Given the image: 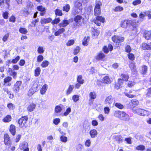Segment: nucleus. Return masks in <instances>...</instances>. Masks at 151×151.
<instances>
[{
    "label": "nucleus",
    "mask_w": 151,
    "mask_h": 151,
    "mask_svg": "<svg viewBox=\"0 0 151 151\" xmlns=\"http://www.w3.org/2000/svg\"><path fill=\"white\" fill-rule=\"evenodd\" d=\"M10 0H6L5 2V8L6 9H9L10 6Z\"/></svg>",
    "instance_id": "nucleus-47"
},
{
    "label": "nucleus",
    "mask_w": 151,
    "mask_h": 151,
    "mask_svg": "<svg viewBox=\"0 0 151 151\" xmlns=\"http://www.w3.org/2000/svg\"><path fill=\"white\" fill-rule=\"evenodd\" d=\"M73 88L74 86L73 85H70L66 91V94L67 95L70 94L73 90Z\"/></svg>",
    "instance_id": "nucleus-31"
},
{
    "label": "nucleus",
    "mask_w": 151,
    "mask_h": 151,
    "mask_svg": "<svg viewBox=\"0 0 151 151\" xmlns=\"http://www.w3.org/2000/svg\"><path fill=\"white\" fill-rule=\"evenodd\" d=\"M80 50V48L79 47H76L74 50L73 52L74 54L75 55L77 54L79 52Z\"/></svg>",
    "instance_id": "nucleus-60"
},
{
    "label": "nucleus",
    "mask_w": 151,
    "mask_h": 151,
    "mask_svg": "<svg viewBox=\"0 0 151 151\" xmlns=\"http://www.w3.org/2000/svg\"><path fill=\"white\" fill-rule=\"evenodd\" d=\"M139 104V102L138 100L135 99L132 100L129 103L131 108H134L137 106Z\"/></svg>",
    "instance_id": "nucleus-10"
},
{
    "label": "nucleus",
    "mask_w": 151,
    "mask_h": 151,
    "mask_svg": "<svg viewBox=\"0 0 151 151\" xmlns=\"http://www.w3.org/2000/svg\"><path fill=\"white\" fill-rule=\"evenodd\" d=\"M65 31V30L64 28H61L55 32L54 35L56 36H59L60 34L64 32Z\"/></svg>",
    "instance_id": "nucleus-25"
},
{
    "label": "nucleus",
    "mask_w": 151,
    "mask_h": 151,
    "mask_svg": "<svg viewBox=\"0 0 151 151\" xmlns=\"http://www.w3.org/2000/svg\"><path fill=\"white\" fill-rule=\"evenodd\" d=\"M19 32L22 34H26L27 32V30L25 28H20L19 30Z\"/></svg>",
    "instance_id": "nucleus-50"
},
{
    "label": "nucleus",
    "mask_w": 151,
    "mask_h": 151,
    "mask_svg": "<svg viewBox=\"0 0 151 151\" xmlns=\"http://www.w3.org/2000/svg\"><path fill=\"white\" fill-rule=\"evenodd\" d=\"M4 143L6 145H10V137L7 134L4 135Z\"/></svg>",
    "instance_id": "nucleus-12"
},
{
    "label": "nucleus",
    "mask_w": 151,
    "mask_h": 151,
    "mask_svg": "<svg viewBox=\"0 0 151 151\" xmlns=\"http://www.w3.org/2000/svg\"><path fill=\"white\" fill-rule=\"evenodd\" d=\"M82 1L80 0H77L74 2V10L72 12L73 14L76 15L78 13V9L80 10L81 7L82 6Z\"/></svg>",
    "instance_id": "nucleus-1"
},
{
    "label": "nucleus",
    "mask_w": 151,
    "mask_h": 151,
    "mask_svg": "<svg viewBox=\"0 0 151 151\" xmlns=\"http://www.w3.org/2000/svg\"><path fill=\"white\" fill-rule=\"evenodd\" d=\"M20 59V57L19 56H18L14 59H13L11 61V63H16Z\"/></svg>",
    "instance_id": "nucleus-62"
},
{
    "label": "nucleus",
    "mask_w": 151,
    "mask_h": 151,
    "mask_svg": "<svg viewBox=\"0 0 151 151\" xmlns=\"http://www.w3.org/2000/svg\"><path fill=\"white\" fill-rule=\"evenodd\" d=\"M60 20L59 18L55 19L51 22L52 24H56L58 23L60 21Z\"/></svg>",
    "instance_id": "nucleus-56"
},
{
    "label": "nucleus",
    "mask_w": 151,
    "mask_h": 151,
    "mask_svg": "<svg viewBox=\"0 0 151 151\" xmlns=\"http://www.w3.org/2000/svg\"><path fill=\"white\" fill-rule=\"evenodd\" d=\"M112 81V80L108 76H106L104 77V83L109 84Z\"/></svg>",
    "instance_id": "nucleus-34"
},
{
    "label": "nucleus",
    "mask_w": 151,
    "mask_h": 151,
    "mask_svg": "<svg viewBox=\"0 0 151 151\" xmlns=\"http://www.w3.org/2000/svg\"><path fill=\"white\" fill-rule=\"evenodd\" d=\"M101 4L100 2L96 3L94 9V14L95 16L97 17L101 12L100 6Z\"/></svg>",
    "instance_id": "nucleus-4"
},
{
    "label": "nucleus",
    "mask_w": 151,
    "mask_h": 151,
    "mask_svg": "<svg viewBox=\"0 0 151 151\" xmlns=\"http://www.w3.org/2000/svg\"><path fill=\"white\" fill-rule=\"evenodd\" d=\"M8 71L10 75L12 76L14 79H15L17 77V73L16 72L11 68L9 69Z\"/></svg>",
    "instance_id": "nucleus-20"
},
{
    "label": "nucleus",
    "mask_w": 151,
    "mask_h": 151,
    "mask_svg": "<svg viewBox=\"0 0 151 151\" xmlns=\"http://www.w3.org/2000/svg\"><path fill=\"white\" fill-rule=\"evenodd\" d=\"M63 105L60 104L55 106V112L56 113H59L61 112L62 110Z\"/></svg>",
    "instance_id": "nucleus-21"
},
{
    "label": "nucleus",
    "mask_w": 151,
    "mask_h": 151,
    "mask_svg": "<svg viewBox=\"0 0 151 151\" xmlns=\"http://www.w3.org/2000/svg\"><path fill=\"white\" fill-rule=\"evenodd\" d=\"M112 40L114 42L120 43L123 42L124 40V38L120 36L114 35L112 37Z\"/></svg>",
    "instance_id": "nucleus-3"
},
{
    "label": "nucleus",
    "mask_w": 151,
    "mask_h": 151,
    "mask_svg": "<svg viewBox=\"0 0 151 151\" xmlns=\"http://www.w3.org/2000/svg\"><path fill=\"white\" fill-rule=\"evenodd\" d=\"M121 77L122 79L124 81H127L129 78V76L128 75L125 74H123L121 75Z\"/></svg>",
    "instance_id": "nucleus-45"
},
{
    "label": "nucleus",
    "mask_w": 151,
    "mask_h": 151,
    "mask_svg": "<svg viewBox=\"0 0 151 151\" xmlns=\"http://www.w3.org/2000/svg\"><path fill=\"white\" fill-rule=\"evenodd\" d=\"M38 85L37 84H35L33 85V87L32 88L33 89L35 92H36L38 90Z\"/></svg>",
    "instance_id": "nucleus-54"
},
{
    "label": "nucleus",
    "mask_w": 151,
    "mask_h": 151,
    "mask_svg": "<svg viewBox=\"0 0 151 151\" xmlns=\"http://www.w3.org/2000/svg\"><path fill=\"white\" fill-rule=\"evenodd\" d=\"M48 88V86L47 85L45 84L44 85L40 90V93L42 94L43 95L45 93L46 91Z\"/></svg>",
    "instance_id": "nucleus-22"
},
{
    "label": "nucleus",
    "mask_w": 151,
    "mask_h": 151,
    "mask_svg": "<svg viewBox=\"0 0 151 151\" xmlns=\"http://www.w3.org/2000/svg\"><path fill=\"white\" fill-rule=\"evenodd\" d=\"M145 37L146 39L149 40L151 37V31H148L145 32Z\"/></svg>",
    "instance_id": "nucleus-35"
},
{
    "label": "nucleus",
    "mask_w": 151,
    "mask_h": 151,
    "mask_svg": "<svg viewBox=\"0 0 151 151\" xmlns=\"http://www.w3.org/2000/svg\"><path fill=\"white\" fill-rule=\"evenodd\" d=\"M143 110V109L137 108L135 109H133V112L134 113H137L140 116H142Z\"/></svg>",
    "instance_id": "nucleus-17"
},
{
    "label": "nucleus",
    "mask_w": 151,
    "mask_h": 151,
    "mask_svg": "<svg viewBox=\"0 0 151 151\" xmlns=\"http://www.w3.org/2000/svg\"><path fill=\"white\" fill-rule=\"evenodd\" d=\"M130 20H125L121 22L120 25L122 27L124 28H127L130 23Z\"/></svg>",
    "instance_id": "nucleus-9"
},
{
    "label": "nucleus",
    "mask_w": 151,
    "mask_h": 151,
    "mask_svg": "<svg viewBox=\"0 0 151 151\" xmlns=\"http://www.w3.org/2000/svg\"><path fill=\"white\" fill-rule=\"evenodd\" d=\"M89 39L90 37H85L83 40V45L86 46H87L88 44Z\"/></svg>",
    "instance_id": "nucleus-28"
},
{
    "label": "nucleus",
    "mask_w": 151,
    "mask_h": 151,
    "mask_svg": "<svg viewBox=\"0 0 151 151\" xmlns=\"http://www.w3.org/2000/svg\"><path fill=\"white\" fill-rule=\"evenodd\" d=\"M44 51V47L42 46H39L37 49V52L39 54H43Z\"/></svg>",
    "instance_id": "nucleus-38"
},
{
    "label": "nucleus",
    "mask_w": 151,
    "mask_h": 151,
    "mask_svg": "<svg viewBox=\"0 0 151 151\" xmlns=\"http://www.w3.org/2000/svg\"><path fill=\"white\" fill-rule=\"evenodd\" d=\"M149 43L147 44L145 43H143L142 44V47L144 50H149L150 47H149Z\"/></svg>",
    "instance_id": "nucleus-33"
},
{
    "label": "nucleus",
    "mask_w": 151,
    "mask_h": 151,
    "mask_svg": "<svg viewBox=\"0 0 151 151\" xmlns=\"http://www.w3.org/2000/svg\"><path fill=\"white\" fill-rule=\"evenodd\" d=\"M114 105L119 109H122L124 108L123 105L120 103H116Z\"/></svg>",
    "instance_id": "nucleus-46"
},
{
    "label": "nucleus",
    "mask_w": 151,
    "mask_h": 151,
    "mask_svg": "<svg viewBox=\"0 0 151 151\" xmlns=\"http://www.w3.org/2000/svg\"><path fill=\"white\" fill-rule=\"evenodd\" d=\"M141 2V0H136L133 2L132 4L134 6H136L140 4Z\"/></svg>",
    "instance_id": "nucleus-58"
},
{
    "label": "nucleus",
    "mask_w": 151,
    "mask_h": 151,
    "mask_svg": "<svg viewBox=\"0 0 151 151\" xmlns=\"http://www.w3.org/2000/svg\"><path fill=\"white\" fill-rule=\"evenodd\" d=\"M74 43V40H69L68 41L66 45L68 46L72 45Z\"/></svg>",
    "instance_id": "nucleus-57"
},
{
    "label": "nucleus",
    "mask_w": 151,
    "mask_h": 151,
    "mask_svg": "<svg viewBox=\"0 0 151 151\" xmlns=\"http://www.w3.org/2000/svg\"><path fill=\"white\" fill-rule=\"evenodd\" d=\"M89 133L91 137L92 138L95 137L97 134V131L94 129L91 130Z\"/></svg>",
    "instance_id": "nucleus-23"
},
{
    "label": "nucleus",
    "mask_w": 151,
    "mask_h": 151,
    "mask_svg": "<svg viewBox=\"0 0 151 151\" xmlns=\"http://www.w3.org/2000/svg\"><path fill=\"white\" fill-rule=\"evenodd\" d=\"M37 10L41 12L40 14L41 16H43L45 13V9L42 6H39L37 7Z\"/></svg>",
    "instance_id": "nucleus-16"
},
{
    "label": "nucleus",
    "mask_w": 151,
    "mask_h": 151,
    "mask_svg": "<svg viewBox=\"0 0 151 151\" xmlns=\"http://www.w3.org/2000/svg\"><path fill=\"white\" fill-rule=\"evenodd\" d=\"M27 143L26 142H23L20 145L19 147L20 149L23 150L27 148Z\"/></svg>",
    "instance_id": "nucleus-29"
},
{
    "label": "nucleus",
    "mask_w": 151,
    "mask_h": 151,
    "mask_svg": "<svg viewBox=\"0 0 151 151\" xmlns=\"http://www.w3.org/2000/svg\"><path fill=\"white\" fill-rule=\"evenodd\" d=\"M44 59V57L42 55H39L37 58V62H40Z\"/></svg>",
    "instance_id": "nucleus-44"
},
{
    "label": "nucleus",
    "mask_w": 151,
    "mask_h": 151,
    "mask_svg": "<svg viewBox=\"0 0 151 151\" xmlns=\"http://www.w3.org/2000/svg\"><path fill=\"white\" fill-rule=\"evenodd\" d=\"M127 55L128 57V58L129 60H134L135 56L132 53H129Z\"/></svg>",
    "instance_id": "nucleus-49"
},
{
    "label": "nucleus",
    "mask_w": 151,
    "mask_h": 151,
    "mask_svg": "<svg viewBox=\"0 0 151 151\" xmlns=\"http://www.w3.org/2000/svg\"><path fill=\"white\" fill-rule=\"evenodd\" d=\"M125 50L126 52L129 53L131 51L132 49L129 45H127L125 47Z\"/></svg>",
    "instance_id": "nucleus-61"
},
{
    "label": "nucleus",
    "mask_w": 151,
    "mask_h": 151,
    "mask_svg": "<svg viewBox=\"0 0 151 151\" xmlns=\"http://www.w3.org/2000/svg\"><path fill=\"white\" fill-rule=\"evenodd\" d=\"M35 92L34 91L33 89L31 88L29 90L28 93V95L29 96H31L33 95Z\"/></svg>",
    "instance_id": "nucleus-53"
},
{
    "label": "nucleus",
    "mask_w": 151,
    "mask_h": 151,
    "mask_svg": "<svg viewBox=\"0 0 151 151\" xmlns=\"http://www.w3.org/2000/svg\"><path fill=\"white\" fill-rule=\"evenodd\" d=\"M70 8V7L69 4H67L64 6L63 8V10L65 11L66 12H68Z\"/></svg>",
    "instance_id": "nucleus-41"
},
{
    "label": "nucleus",
    "mask_w": 151,
    "mask_h": 151,
    "mask_svg": "<svg viewBox=\"0 0 151 151\" xmlns=\"http://www.w3.org/2000/svg\"><path fill=\"white\" fill-rule=\"evenodd\" d=\"M122 111H117L115 112L114 115L115 116L120 118Z\"/></svg>",
    "instance_id": "nucleus-43"
},
{
    "label": "nucleus",
    "mask_w": 151,
    "mask_h": 151,
    "mask_svg": "<svg viewBox=\"0 0 151 151\" xmlns=\"http://www.w3.org/2000/svg\"><path fill=\"white\" fill-rule=\"evenodd\" d=\"M114 101V98L111 96H109L106 98L105 103L110 104L112 103Z\"/></svg>",
    "instance_id": "nucleus-18"
},
{
    "label": "nucleus",
    "mask_w": 151,
    "mask_h": 151,
    "mask_svg": "<svg viewBox=\"0 0 151 151\" xmlns=\"http://www.w3.org/2000/svg\"><path fill=\"white\" fill-rule=\"evenodd\" d=\"M77 81L79 83L83 84L84 82V80L82 79V76L80 75L78 76Z\"/></svg>",
    "instance_id": "nucleus-36"
},
{
    "label": "nucleus",
    "mask_w": 151,
    "mask_h": 151,
    "mask_svg": "<svg viewBox=\"0 0 151 151\" xmlns=\"http://www.w3.org/2000/svg\"><path fill=\"white\" fill-rule=\"evenodd\" d=\"M9 130L10 132L13 136L15 135L16 133V127L13 124L11 125Z\"/></svg>",
    "instance_id": "nucleus-19"
},
{
    "label": "nucleus",
    "mask_w": 151,
    "mask_h": 151,
    "mask_svg": "<svg viewBox=\"0 0 151 151\" xmlns=\"http://www.w3.org/2000/svg\"><path fill=\"white\" fill-rule=\"evenodd\" d=\"M28 120V118L27 116H22L19 119L18 123L20 127L25 128Z\"/></svg>",
    "instance_id": "nucleus-2"
},
{
    "label": "nucleus",
    "mask_w": 151,
    "mask_h": 151,
    "mask_svg": "<svg viewBox=\"0 0 151 151\" xmlns=\"http://www.w3.org/2000/svg\"><path fill=\"white\" fill-rule=\"evenodd\" d=\"M123 9H124L123 7L118 6L115 7L114 9V11L115 12H120L123 11Z\"/></svg>",
    "instance_id": "nucleus-40"
},
{
    "label": "nucleus",
    "mask_w": 151,
    "mask_h": 151,
    "mask_svg": "<svg viewBox=\"0 0 151 151\" xmlns=\"http://www.w3.org/2000/svg\"><path fill=\"white\" fill-rule=\"evenodd\" d=\"M60 140L63 142H66L68 140L67 137L63 135L61 136L60 138Z\"/></svg>",
    "instance_id": "nucleus-48"
},
{
    "label": "nucleus",
    "mask_w": 151,
    "mask_h": 151,
    "mask_svg": "<svg viewBox=\"0 0 151 151\" xmlns=\"http://www.w3.org/2000/svg\"><path fill=\"white\" fill-rule=\"evenodd\" d=\"M94 23L98 26H100L101 22H104V19L101 16L97 17L96 19L93 21Z\"/></svg>",
    "instance_id": "nucleus-7"
},
{
    "label": "nucleus",
    "mask_w": 151,
    "mask_h": 151,
    "mask_svg": "<svg viewBox=\"0 0 151 151\" xmlns=\"http://www.w3.org/2000/svg\"><path fill=\"white\" fill-rule=\"evenodd\" d=\"M55 12L56 15L61 16L63 14L61 10L58 9H56Z\"/></svg>",
    "instance_id": "nucleus-52"
},
{
    "label": "nucleus",
    "mask_w": 151,
    "mask_h": 151,
    "mask_svg": "<svg viewBox=\"0 0 151 151\" xmlns=\"http://www.w3.org/2000/svg\"><path fill=\"white\" fill-rule=\"evenodd\" d=\"M9 33H7V34H6V35H5L2 38L3 41L4 42L6 41L8 39V38L9 37Z\"/></svg>",
    "instance_id": "nucleus-64"
},
{
    "label": "nucleus",
    "mask_w": 151,
    "mask_h": 151,
    "mask_svg": "<svg viewBox=\"0 0 151 151\" xmlns=\"http://www.w3.org/2000/svg\"><path fill=\"white\" fill-rule=\"evenodd\" d=\"M52 19L51 18H43L41 20V23L42 24H45L48 23L52 21Z\"/></svg>",
    "instance_id": "nucleus-27"
},
{
    "label": "nucleus",
    "mask_w": 151,
    "mask_h": 151,
    "mask_svg": "<svg viewBox=\"0 0 151 151\" xmlns=\"http://www.w3.org/2000/svg\"><path fill=\"white\" fill-rule=\"evenodd\" d=\"M136 149L137 150H144L145 149V147L143 145H140L136 147Z\"/></svg>",
    "instance_id": "nucleus-42"
},
{
    "label": "nucleus",
    "mask_w": 151,
    "mask_h": 151,
    "mask_svg": "<svg viewBox=\"0 0 151 151\" xmlns=\"http://www.w3.org/2000/svg\"><path fill=\"white\" fill-rule=\"evenodd\" d=\"M22 83V82L21 81H17L15 84L13 88L14 93H17L19 92Z\"/></svg>",
    "instance_id": "nucleus-5"
},
{
    "label": "nucleus",
    "mask_w": 151,
    "mask_h": 151,
    "mask_svg": "<svg viewBox=\"0 0 151 151\" xmlns=\"http://www.w3.org/2000/svg\"><path fill=\"white\" fill-rule=\"evenodd\" d=\"M36 105L34 103H31L27 107V111L30 112H32L35 109Z\"/></svg>",
    "instance_id": "nucleus-15"
},
{
    "label": "nucleus",
    "mask_w": 151,
    "mask_h": 151,
    "mask_svg": "<svg viewBox=\"0 0 151 151\" xmlns=\"http://www.w3.org/2000/svg\"><path fill=\"white\" fill-rule=\"evenodd\" d=\"M41 72V70L40 67H37L35 71V76L37 77L40 74Z\"/></svg>",
    "instance_id": "nucleus-37"
},
{
    "label": "nucleus",
    "mask_w": 151,
    "mask_h": 151,
    "mask_svg": "<svg viewBox=\"0 0 151 151\" xmlns=\"http://www.w3.org/2000/svg\"><path fill=\"white\" fill-rule=\"evenodd\" d=\"M7 107L9 110H13L15 108V106L12 103L9 104L7 105Z\"/></svg>",
    "instance_id": "nucleus-55"
},
{
    "label": "nucleus",
    "mask_w": 151,
    "mask_h": 151,
    "mask_svg": "<svg viewBox=\"0 0 151 151\" xmlns=\"http://www.w3.org/2000/svg\"><path fill=\"white\" fill-rule=\"evenodd\" d=\"M12 119L11 116L7 115L3 119V121L4 122H10Z\"/></svg>",
    "instance_id": "nucleus-30"
},
{
    "label": "nucleus",
    "mask_w": 151,
    "mask_h": 151,
    "mask_svg": "<svg viewBox=\"0 0 151 151\" xmlns=\"http://www.w3.org/2000/svg\"><path fill=\"white\" fill-rule=\"evenodd\" d=\"M129 67L131 68L132 72L133 73H135L136 72V69L135 63H131L129 65Z\"/></svg>",
    "instance_id": "nucleus-24"
},
{
    "label": "nucleus",
    "mask_w": 151,
    "mask_h": 151,
    "mask_svg": "<svg viewBox=\"0 0 151 151\" xmlns=\"http://www.w3.org/2000/svg\"><path fill=\"white\" fill-rule=\"evenodd\" d=\"M83 20L82 17L81 15H77L74 18V21L76 23V25L78 26L81 25Z\"/></svg>",
    "instance_id": "nucleus-6"
},
{
    "label": "nucleus",
    "mask_w": 151,
    "mask_h": 151,
    "mask_svg": "<svg viewBox=\"0 0 151 151\" xmlns=\"http://www.w3.org/2000/svg\"><path fill=\"white\" fill-rule=\"evenodd\" d=\"M130 21L131 22L129 24L132 26L133 28L132 30H134V29H136L138 26V23L134 21L130 20Z\"/></svg>",
    "instance_id": "nucleus-26"
},
{
    "label": "nucleus",
    "mask_w": 151,
    "mask_h": 151,
    "mask_svg": "<svg viewBox=\"0 0 151 151\" xmlns=\"http://www.w3.org/2000/svg\"><path fill=\"white\" fill-rule=\"evenodd\" d=\"M49 64V62L47 60L43 61L41 64V66L43 68L47 67Z\"/></svg>",
    "instance_id": "nucleus-32"
},
{
    "label": "nucleus",
    "mask_w": 151,
    "mask_h": 151,
    "mask_svg": "<svg viewBox=\"0 0 151 151\" xmlns=\"http://www.w3.org/2000/svg\"><path fill=\"white\" fill-rule=\"evenodd\" d=\"M120 119L124 121H128L130 118L127 114L124 111H122Z\"/></svg>",
    "instance_id": "nucleus-8"
},
{
    "label": "nucleus",
    "mask_w": 151,
    "mask_h": 151,
    "mask_svg": "<svg viewBox=\"0 0 151 151\" xmlns=\"http://www.w3.org/2000/svg\"><path fill=\"white\" fill-rule=\"evenodd\" d=\"M79 96L77 95H75L73 96L72 99L74 102H76L79 100Z\"/></svg>",
    "instance_id": "nucleus-51"
},
{
    "label": "nucleus",
    "mask_w": 151,
    "mask_h": 151,
    "mask_svg": "<svg viewBox=\"0 0 151 151\" xmlns=\"http://www.w3.org/2000/svg\"><path fill=\"white\" fill-rule=\"evenodd\" d=\"M69 23L68 20L64 19L60 23L59 25L60 28L65 27L67 26Z\"/></svg>",
    "instance_id": "nucleus-13"
},
{
    "label": "nucleus",
    "mask_w": 151,
    "mask_h": 151,
    "mask_svg": "<svg viewBox=\"0 0 151 151\" xmlns=\"http://www.w3.org/2000/svg\"><path fill=\"white\" fill-rule=\"evenodd\" d=\"M71 109L70 107H68L66 110V111L63 113L62 116H67L71 112Z\"/></svg>",
    "instance_id": "nucleus-39"
},
{
    "label": "nucleus",
    "mask_w": 151,
    "mask_h": 151,
    "mask_svg": "<svg viewBox=\"0 0 151 151\" xmlns=\"http://www.w3.org/2000/svg\"><path fill=\"white\" fill-rule=\"evenodd\" d=\"M60 122V119L59 118H56L54 119L53 123L55 125H57Z\"/></svg>",
    "instance_id": "nucleus-63"
},
{
    "label": "nucleus",
    "mask_w": 151,
    "mask_h": 151,
    "mask_svg": "<svg viewBox=\"0 0 151 151\" xmlns=\"http://www.w3.org/2000/svg\"><path fill=\"white\" fill-rule=\"evenodd\" d=\"M114 137L115 139L118 142H120L122 140V137L120 135L115 136Z\"/></svg>",
    "instance_id": "nucleus-59"
},
{
    "label": "nucleus",
    "mask_w": 151,
    "mask_h": 151,
    "mask_svg": "<svg viewBox=\"0 0 151 151\" xmlns=\"http://www.w3.org/2000/svg\"><path fill=\"white\" fill-rule=\"evenodd\" d=\"M104 58V54L102 51L98 52L95 57L96 59L97 60H102Z\"/></svg>",
    "instance_id": "nucleus-11"
},
{
    "label": "nucleus",
    "mask_w": 151,
    "mask_h": 151,
    "mask_svg": "<svg viewBox=\"0 0 151 151\" xmlns=\"http://www.w3.org/2000/svg\"><path fill=\"white\" fill-rule=\"evenodd\" d=\"M89 100L93 102L96 97V94L94 91L91 92L89 94Z\"/></svg>",
    "instance_id": "nucleus-14"
}]
</instances>
